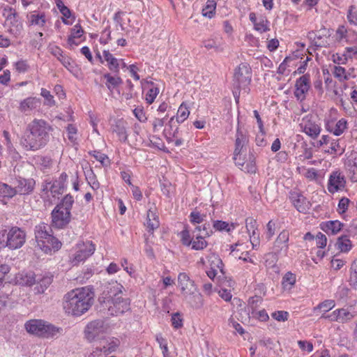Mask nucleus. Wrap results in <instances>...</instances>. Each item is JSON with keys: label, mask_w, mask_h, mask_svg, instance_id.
<instances>
[{"label": "nucleus", "mask_w": 357, "mask_h": 357, "mask_svg": "<svg viewBox=\"0 0 357 357\" xmlns=\"http://www.w3.org/2000/svg\"><path fill=\"white\" fill-rule=\"evenodd\" d=\"M93 298L94 292L88 287L73 289L64 296L63 308L68 315L79 317L92 306Z\"/></svg>", "instance_id": "1"}, {"label": "nucleus", "mask_w": 357, "mask_h": 357, "mask_svg": "<svg viewBox=\"0 0 357 357\" xmlns=\"http://www.w3.org/2000/svg\"><path fill=\"white\" fill-rule=\"evenodd\" d=\"M35 238L37 247L45 254L51 255L58 251L61 247V243L52 235L50 225L40 222L34 228Z\"/></svg>", "instance_id": "2"}, {"label": "nucleus", "mask_w": 357, "mask_h": 357, "mask_svg": "<svg viewBox=\"0 0 357 357\" xmlns=\"http://www.w3.org/2000/svg\"><path fill=\"white\" fill-rule=\"evenodd\" d=\"M26 232L18 227H12L8 231H0V241L3 247L16 250L23 246L26 241Z\"/></svg>", "instance_id": "3"}, {"label": "nucleus", "mask_w": 357, "mask_h": 357, "mask_svg": "<svg viewBox=\"0 0 357 357\" xmlns=\"http://www.w3.org/2000/svg\"><path fill=\"white\" fill-rule=\"evenodd\" d=\"M130 310V299L122 296L103 300L100 305V310L109 316H119Z\"/></svg>", "instance_id": "4"}, {"label": "nucleus", "mask_w": 357, "mask_h": 357, "mask_svg": "<svg viewBox=\"0 0 357 357\" xmlns=\"http://www.w3.org/2000/svg\"><path fill=\"white\" fill-rule=\"evenodd\" d=\"M248 144V137L246 130L241 126H238L236 134L235 149L234 151V160L239 167L245 166V155Z\"/></svg>", "instance_id": "5"}, {"label": "nucleus", "mask_w": 357, "mask_h": 357, "mask_svg": "<svg viewBox=\"0 0 357 357\" xmlns=\"http://www.w3.org/2000/svg\"><path fill=\"white\" fill-rule=\"evenodd\" d=\"M24 326L29 333L42 337H52L58 332L54 326L42 319L29 320Z\"/></svg>", "instance_id": "6"}, {"label": "nucleus", "mask_w": 357, "mask_h": 357, "mask_svg": "<svg viewBox=\"0 0 357 357\" xmlns=\"http://www.w3.org/2000/svg\"><path fill=\"white\" fill-rule=\"evenodd\" d=\"M119 340L115 337H101L97 340L96 346L90 357H102L114 351L119 345Z\"/></svg>", "instance_id": "7"}, {"label": "nucleus", "mask_w": 357, "mask_h": 357, "mask_svg": "<svg viewBox=\"0 0 357 357\" xmlns=\"http://www.w3.org/2000/svg\"><path fill=\"white\" fill-rule=\"evenodd\" d=\"M252 78V70L249 64L241 63L236 69L234 75V86L238 90H247Z\"/></svg>", "instance_id": "8"}, {"label": "nucleus", "mask_w": 357, "mask_h": 357, "mask_svg": "<svg viewBox=\"0 0 357 357\" xmlns=\"http://www.w3.org/2000/svg\"><path fill=\"white\" fill-rule=\"evenodd\" d=\"M105 330L106 328L102 320H93L89 322L85 327V338L89 342L96 341L102 337Z\"/></svg>", "instance_id": "9"}, {"label": "nucleus", "mask_w": 357, "mask_h": 357, "mask_svg": "<svg viewBox=\"0 0 357 357\" xmlns=\"http://www.w3.org/2000/svg\"><path fill=\"white\" fill-rule=\"evenodd\" d=\"M95 245L91 241L79 243L77 245V250L71 259L73 265H77L79 262L84 261L95 251Z\"/></svg>", "instance_id": "10"}, {"label": "nucleus", "mask_w": 357, "mask_h": 357, "mask_svg": "<svg viewBox=\"0 0 357 357\" xmlns=\"http://www.w3.org/2000/svg\"><path fill=\"white\" fill-rule=\"evenodd\" d=\"M20 144L25 150L36 151L45 146L47 143L33 131L29 130L22 138Z\"/></svg>", "instance_id": "11"}, {"label": "nucleus", "mask_w": 357, "mask_h": 357, "mask_svg": "<svg viewBox=\"0 0 357 357\" xmlns=\"http://www.w3.org/2000/svg\"><path fill=\"white\" fill-rule=\"evenodd\" d=\"M28 130L33 131L46 143L49 141V132L51 127L42 119H34L28 126Z\"/></svg>", "instance_id": "12"}, {"label": "nucleus", "mask_w": 357, "mask_h": 357, "mask_svg": "<svg viewBox=\"0 0 357 357\" xmlns=\"http://www.w3.org/2000/svg\"><path fill=\"white\" fill-rule=\"evenodd\" d=\"M52 225L56 228L61 229L66 227L70 221V213L65 211L56 206L52 211Z\"/></svg>", "instance_id": "13"}, {"label": "nucleus", "mask_w": 357, "mask_h": 357, "mask_svg": "<svg viewBox=\"0 0 357 357\" xmlns=\"http://www.w3.org/2000/svg\"><path fill=\"white\" fill-rule=\"evenodd\" d=\"M289 234L287 231L283 230L278 236L273 245V252L275 255H286L289 249Z\"/></svg>", "instance_id": "14"}, {"label": "nucleus", "mask_w": 357, "mask_h": 357, "mask_svg": "<svg viewBox=\"0 0 357 357\" xmlns=\"http://www.w3.org/2000/svg\"><path fill=\"white\" fill-rule=\"evenodd\" d=\"M36 182L33 178H19L14 183L17 194L29 195L33 192Z\"/></svg>", "instance_id": "15"}, {"label": "nucleus", "mask_w": 357, "mask_h": 357, "mask_svg": "<svg viewBox=\"0 0 357 357\" xmlns=\"http://www.w3.org/2000/svg\"><path fill=\"white\" fill-rule=\"evenodd\" d=\"M295 96L298 100H303L305 98V94L310 89V75H303L298 78L295 84Z\"/></svg>", "instance_id": "16"}, {"label": "nucleus", "mask_w": 357, "mask_h": 357, "mask_svg": "<svg viewBox=\"0 0 357 357\" xmlns=\"http://www.w3.org/2000/svg\"><path fill=\"white\" fill-rule=\"evenodd\" d=\"M178 283L183 296L185 294H190L191 292L197 290L195 282L190 279L186 273H180L178 274Z\"/></svg>", "instance_id": "17"}, {"label": "nucleus", "mask_w": 357, "mask_h": 357, "mask_svg": "<svg viewBox=\"0 0 357 357\" xmlns=\"http://www.w3.org/2000/svg\"><path fill=\"white\" fill-rule=\"evenodd\" d=\"M124 289L123 286L117 281H112L105 284L103 291L104 300L113 298L114 297H120Z\"/></svg>", "instance_id": "18"}, {"label": "nucleus", "mask_w": 357, "mask_h": 357, "mask_svg": "<svg viewBox=\"0 0 357 357\" xmlns=\"http://www.w3.org/2000/svg\"><path fill=\"white\" fill-rule=\"evenodd\" d=\"M112 130L116 133L121 142H126L128 140L127 123L123 119L116 120L112 126Z\"/></svg>", "instance_id": "19"}, {"label": "nucleus", "mask_w": 357, "mask_h": 357, "mask_svg": "<svg viewBox=\"0 0 357 357\" xmlns=\"http://www.w3.org/2000/svg\"><path fill=\"white\" fill-rule=\"evenodd\" d=\"M289 199L295 208L301 213H305L308 209V202L299 192L292 191L290 192Z\"/></svg>", "instance_id": "20"}, {"label": "nucleus", "mask_w": 357, "mask_h": 357, "mask_svg": "<svg viewBox=\"0 0 357 357\" xmlns=\"http://www.w3.org/2000/svg\"><path fill=\"white\" fill-rule=\"evenodd\" d=\"M322 73L326 90L335 92V84L333 80V77L335 75V66H330L328 68L323 67Z\"/></svg>", "instance_id": "21"}, {"label": "nucleus", "mask_w": 357, "mask_h": 357, "mask_svg": "<svg viewBox=\"0 0 357 357\" xmlns=\"http://www.w3.org/2000/svg\"><path fill=\"white\" fill-rule=\"evenodd\" d=\"M301 125L304 132L312 138L317 137L320 132L319 126L307 117L303 119V123Z\"/></svg>", "instance_id": "22"}, {"label": "nucleus", "mask_w": 357, "mask_h": 357, "mask_svg": "<svg viewBox=\"0 0 357 357\" xmlns=\"http://www.w3.org/2000/svg\"><path fill=\"white\" fill-rule=\"evenodd\" d=\"M145 225L149 232L153 233V231L159 227V218L155 211L150 208L147 211L146 220Z\"/></svg>", "instance_id": "23"}, {"label": "nucleus", "mask_w": 357, "mask_h": 357, "mask_svg": "<svg viewBox=\"0 0 357 357\" xmlns=\"http://www.w3.org/2000/svg\"><path fill=\"white\" fill-rule=\"evenodd\" d=\"M190 114L189 109L185 106L184 102H183L180 107H178V109L177 111V114L176 116V121L178 123H181L184 121H185ZM174 118L175 116H172L168 123V126L170 127L171 129H172V127L174 126Z\"/></svg>", "instance_id": "24"}, {"label": "nucleus", "mask_w": 357, "mask_h": 357, "mask_svg": "<svg viewBox=\"0 0 357 357\" xmlns=\"http://www.w3.org/2000/svg\"><path fill=\"white\" fill-rule=\"evenodd\" d=\"M6 25L10 29V32L17 33L22 29V24L18 20L17 13L10 10V13L6 17Z\"/></svg>", "instance_id": "25"}, {"label": "nucleus", "mask_w": 357, "mask_h": 357, "mask_svg": "<svg viewBox=\"0 0 357 357\" xmlns=\"http://www.w3.org/2000/svg\"><path fill=\"white\" fill-rule=\"evenodd\" d=\"M356 314L357 310L352 308L351 305L349 307L339 309L336 313V321L346 322L353 319Z\"/></svg>", "instance_id": "26"}, {"label": "nucleus", "mask_w": 357, "mask_h": 357, "mask_svg": "<svg viewBox=\"0 0 357 357\" xmlns=\"http://www.w3.org/2000/svg\"><path fill=\"white\" fill-rule=\"evenodd\" d=\"M40 105V100L36 97H29L20 102V110L22 112L26 113L29 111L36 109Z\"/></svg>", "instance_id": "27"}, {"label": "nucleus", "mask_w": 357, "mask_h": 357, "mask_svg": "<svg viewBox=\"0 0 357 357\" xmlns=\"http://www.w3.org/2000/svg\"><path fill=\"white\" fill-rule=\"evenodd\" d=\"M188 303L193 308H199L203 305V298L201 294L197 290L193 291L190 294L183 296Z\"/></svg>", "instance_id": "28"}, {"label": "nucleus", "mask_w": 357, "mask_h": 357, "mask_svg": "<svg viewBox=\"0 0 357 357\" xmlns=\"http://www.w3.org/2000/svg\"><path fill=\"white\" fill-rule=\"evenodd\" d=\"M335 307V303L333 300H326L319 304L313 308V312L315 314L318 312L322 313L321 318H331V315H326V314Z\"/></svg>", "instance_id": "29"}, {"label": "nucleus", "mask_w": 357, "mask_h": 357, "mask_svg": "<svg viewBox=\"0 0 357 357\" xmlns=\"http://www.w3.org/2000/svg\"><path fill=\"white\" fill-rule=\"evenodd\" d=\"M28 19L31 25L43 26L47 21L46 15L43 12L33 11L29 15Z\"/></svg>", "instance_id": "30"}, {"label": "nucleus", "mask_w": 357, "mask_h": 357, "mask_svg": "<svg viewBox=\"0 0 357 357\" xmlns=\"http://www.w3.org/2000/svg\"><path fill=\"white\" fill-rule=\"evenodd\" d=\"M52 275H45L40 279L37 280L36 285L34 288L36 294H40L45 292L47 287L52 282Z\"/></svg>", "instance_id": "31"}, {"label": "nucleus", "mask_w": 357, "mask_h": 357, "mask_svg": "<svg viewBox=\"0 0 357 357\" xmlns=\"http://www.w3.org/2000/svg\"><path fill=\"white\" fill-rule=\"evenodd\" d=\"M191 248L195 250H203L208 246V243L205 241V237L199 234H192Z\"/></svg>", "instance_id": "32"}, {"label": "nucleus", "mask_w": 357, "mask_h": 357, "mask_svg": "<svg viewBox=\"0 0 357 357\" xmlns=\"http://www.w3.org/2000/svg\"><path fill=\"white\" fill-rule=\"evenodd\" d=\"M337 249L340 252H348L352 248V244L347 236H342L337 238L336 241Z\"/></svg>", "instance_id": "33"}, {"label": "nucleus", "mask_w": 357, "mask_h": 357, "mask_svg": "<svg viewBox=\"0 0 357 357\" xmlns=\"http://www.w3.org/2000/svg\"><path fill=\"white\" fill-rule=\"evenodd\" d=\"M103 77L106 79V86L110 91L122 83V79L118 76H112L109 73H107Z\"/></svg>", "instance_id": "34"}, {"label": "nucleus", "mask_w": 357, "mask_h": 357, "mask_svg": "<svg viewBox=\"0 0 357 357\" xmlns=\"http://www.w3.org/2000/svg\"><path fill=\"white\" fill-rule=\"evenodd\" d=\"M216 2L214 0H208L206 6L202 9L203 16L209 19L212 18L215 13Z\"/></svg>", "instance_id": "35"}, {"label": "nucleus", "mask_w": 357, "mask_h": 357, "mask_svg": "<svg viewBox=\"0 0 357 357\" xmlns=\"http://www.w3.org/2000/svg\"><path fill=\"white\" fill-rule=\"evenodd\" d=\"M16 194L15 186L12 187L6 183H0V197L12 198Z\"/></svg>", "instance_id": "36"}, {"label": "nucleus", "mask_w": 357, "mask_h": 357, "mask_svg": "<svg viewBox=\"0 0 357 357\" xmlns=\"http://www.w3.org/2000/svg\"><path fill=\"white\" fill-rule=\"evenodd\" d=\"M103 55L105 61L108 63L109 68L112 70L119 71V63L116 58L109 52L104 50Z\"/></svg>", "instance_id": "37"}, {"label": "nucleus", "mask_w": 357, "mask_h": 357, "mask_svg": "<svg viewBox=\"0 0 357 357\" xmlns=\"http://www.w3.org/2000/svg\"><path fill=\"white\" fill-rule=\"evenodd\" d=\"M213 231L210 227V224L205 223L201 226H197L192 234H199L201 236H204V237L206 238L210 236L212 234Z\"/></svg>", "instance_id": "38"}, {"label": "nucleus", "mask_w": 357, "mask_h": 357, "mask_svg": "<svg viewBox=\"0 0 357 357\" xmlns=\"http://www.w3.org/2000/svg\"><path fill=\"white\" fill-rule=\"evenodd\" d=\"M350 200L347 197H342L338 202L337 211L339 214L345 219V213L349 206Z\"/></svg>", "instance_id": "39"}, {"label": "nucleus", "mask_w": 357, "mask_h": 357, "mask_svg": "<svg viewBox=\"0 0 357 357\" xmlns=\"http://www.w3.org/2000/svg\"><path fill=\"white\" fill-rule=\"evenodd\" d=\"M73 203V197L70 195H67L63 197L61 203L58 204L56 206L60 207V208L64 210L65 211H68L70 213Z\"/></svg>", "instance_id": "40"}, {"label": "nucleus", "mask_w": 357, "mask_h": 357, "mask_svg": "<svg viewBox=\"0 0 357 357\" xmlns=\"http://www.w3.org/2000/svg\"><path fill=\"white\" fill-rule=\"evenodd\" d=\"M296 282V275L291 272L287 273L282 278V285L284 289H291Z\"/></svg>", "instance_id": "41"}, {"label": "nucleus", "mask_w": 357, "mask_h": 357, "mask_svg": "<svg viewBox=\"0 0 357 357\" xmlns=\"http://www.w3.org/2000/svg\"><path fill=\"white\" fill-rule=\"evenodd\" d=\"M213 228L217 231H230L231 230L234 229V226L233 225H229L227 222L222 220H215L213 224Z\"/></svg>", "instance_id": "42"}, {"label": "nucleus", "mask_w": 357, "mask_h": 357, "mask_svg": "<svg viewBox=\"0 0 357 357\" xmlns=\"http://www.w3.org/2000/svg\"><path fill=\"white\" fill-rule=\"evenodd\" d=\"M158 93L159 89L154 86L153 84H151V86L149 88L146 94V102L149 104L153 103Z\"/></svg>", "instance_id": "43"}, {"label": "nucleus", "mask_w": 357, "mask_h": 357, "mask_svg": "<svg viewBox=\"0 0 357 357\" xmlns=\"http://www.w3.org/2000/svg\"><path fill=\"white\" fill-rule=\"evenodd\" d=\"M40 95L45 98L44 105L49 107H53L55 105L56 102L54 99V96L50 92L46 89H41Z\"/></svg>", "instance_id": "44"}, {"label": "nucleus", "mask_w": 357, "mask_h": 357, "mask_svg": "<svg viewBox=\"0 0 357 357\" xmlns=\"http://www.w3.org/2000/svg\"><path fill=\"white\" fill-rule=\"evenodd\" d=\"M83 32L84 31L79 25H75L72 29L70 36L68 38L69 43L77 45L76 42H74L73 40L75 38H79L82 36Z\"/></svg>", "instance_id": "45"}, {"label": "nucleus", "mask_w": 357, "mask_h": 357, "mask_svg": "<svg viewBox=\"0 0 357 357\" xmlns=\"http://www.w3.org/2000/svg\"><path fill=\"white\" fill-rule=\"evenodd\" d=\"M349 283L351 287L357 289V262H354L351 267Z\"/></svg>", "instance_id": "46"}, {"label": "nucleus", "mask_w": 357, "mask_h": 357, "mask_svg": "<svg viewBox=\"0 0 357 357\" xmlns=\"http://www.w3.org/2000/svg\"><path fill=\"white\" fill-rule=\"evenodd\" d=\"M89 154L99 161L102 165H107L109 163L108 157L107 155L102 153L98 151H90Z\"/></svg>", "instance_id": "47"}, {"label": "nucleus", "mask_w": 357, "mask_h": 357, "mask_svg": "<svg viewBox=\"0 0 357 357\" xmlns=\"http://www.w3.org/2000/svg\"><path fill=\"white\" fill-rule=\"evenodd\" d=\"M351 77L352 75L351 73H346V70L344 68L336 66V78H338L340 82H342L344 80H347Z\"/></svg>", "instance_id": "48"}, {"label": "nucleus", "mask_w": 357, "mask_h": 357, "mask_svg": "<svg viewBox=\"0 0 357 357\" xmlns=\"http://www.w3.org/2000/svg\"><path fill=\"white\" fill-rule=\"evenodd\" d=\"M271 317L278 321H286L288 320L289 314L287 311L278 310L273 312Z\"/></svg>", "instance_id": "49"}, {"label": "nucleus", "mask_w": 357, "mask_h": 357, "mask_svg": "<svg viewBox=\"0 0 357 357\" xmlns=\"http://www.w3.org/2000/svg\"><path fill=\"white\" fill-rule=\"evenodd\" d=\"M321 229L328 234H335V220H331L321 224Z\"/></svg>", "instance_id": "50"}, {"label": "nucleus", "mask_w": 357, "mask_h": 357, "mask_svg": "<svg viewBox=\"0 0 357 357\" xmlns=\"http://www.w3.org/2000/svg\"><path fill=\"white\" fill-rule=\"evenodd\" d=\"M50 51L51 53L56 56L59 60H60L64 66H66V63H70L68 61H66V60L67 58L64 57L62 55V51L60 50V48L58 46H52L50 49Z\"/></svg>", "instance_id": "51"}, {"label": "nucleus", "mask_w": 357, "mask_h": 357, "mask_svg": "<svg viewBox=\"0 0 357 357\" xmlns=\"http://www.w3.org/2000/svg\"><path fill=\"white\" fill-rule=\"evenodd\" d=\"M255 29L260 32H264L268 29V22L264 18H259V20L254 24Z\"/></svg>", "instance_id": "52"}, {"label": "nucleus", "mask_w": 357, "mask_h": 357, "mask_svg": "<svg viewBox=\"0 0 357 357\" xmlns=\"http://www.w3.org/2000/svg\"><path fill=\"white\" fill-rule=\"evenodd\" d=\"M182 243L185 246H190L192 244V236L191 237L190 231L185 229L180 233Z\"/></svg>", "instance_id": "53"}, {"label": "nucleus", "mask_w": 357, "mask_h": 357, "mask_svg": "<svg viewBox=\"0 0 357 357\" xmlns=\"http://www.w3.org/2000/svg\"><path fill=\"white\" fill-rule=\"evenodd\" d=\"M167 115L163 118H155L152 121L153 131L154 132L160 130L163 126L167 119Z\"/></svg>", "instance_id": "54"}, {"label": "nucleus", "mask_w": 357, "mask_h": 357, "mask_svg": "<svg viewBox=\"0 0 357 357\" xmlns=\"http://www.w3.org/2000/svg\"><path fill=\"white\" fill-rule=\"evenodd\" d=\"M357 153H351L347 161L346 162V165L349 167V170L351 172H355L356 169L357 167Z\"/></svg>", "instance_id": "55"}, {"label": "nucleus", "mask_w": 357, "mask_h": 357, "mask_svg": "<svg viewBox=\"0 0 357 357\" xmlns=\"http://www.w3.org/2000/svg\"><path fill=\"white\" fill-rule=\"evenodd\" d=\"M171 321L174 328L178 329L183 326V319L178 312H176L172 314Z\"/></svg>", "instance_id": "56"}, {"label": "nucleus", "mask_w": 357, "mask_h": 357, "mask_svg": "<svg viewBox=\"0 0 357 357\" xmlns=\"http://www.w3.org/2000/svg\"><path fill=\"white\" fill-rule=\"evenodd\" d=\"M250 235V242L253 249H256L259 245V233L258 229L253 230L251 233H248Z\"/></svg>", "instance_id": "57"}, {"label": "nucleus", "mask_w": 357, "mask_h": 357, "mask_svg": "<svg viewBox=\"0 0 357 357\" xmlns=\"http://www.w3.org/2000/svg\"><path fill=\"white\" fill-rule=\"evenodd\" d=\"M347 129V121L344 119H341L336 123V136L342 134Z\"/></svg>", "instance_id": "58"}, {"label": "nucleus", "mask_w": 357, "mask_h": 357, "mask_svg": "<svg viewBox=\"0 0 357 357\" xmlns=\"http://www.w3.org/2000/svg\"><path fill=\"white\" fill-rule=\"evenodd\" d=\"M314 241L316 242L317 248H324L327 243L326 236L324 234H321V232H319L316 235Z\"/></svg>", "instance_id": "59"}, {"label": "nucleus", "mask_w": 357, "mask_h": 357, "mask_svg": "<svg viewBox=\"0 0 357 357\" xmlns=\"http://www.w3.org/2000/svg\"><path fill=\"white\" fill-rule=\"evenodd\" d=\"M67 132H68V139L71 142L75 143L77 138L75 137L77 130L76 127L73 124H69L66 128Z\"/></svg>", "instance_id": "60"}, {"label": "nucleus", "mask_w": 357, "mask_h": 357, "mask_svg": "<svg viewBox=\"0 0 357 357\" xmlns=\"http://www.w3.org/2000/svg\"><path fill=\"white\" fill-rule=\"evenodd\" d=\"M245 227L248 233H251L253 230H257V220L252 217L247 218L245 220Z\"/></svg>", "instance_id": "61"}, {"label": "nucleus", "mask_w": 357, "mask_h": 357, "mask_svg": "<svg viewBox=\"0 0 357 357\" xmlns=\"http://www.w3.org/2000/svg\"><path fill=\"white\" fill-rule=\"evenodd\" d=\"M346 184L345 178L343 176H341L340 173L336 172V192L342 190Z\"/></svg>", "instance_id": "62"}, {"label": "nucleus", "mask_w": 357, "mask_h": 357, "mask_svg": "<svg viewBox=\"0 0 357 357\" xmlns=\"http://www.w3.org/2000/svg\"><path fill=\"white\" fill-rule=\"evenodd\" d=\"M354 7L351 6L347 14V19L351 24L357 25V12L354 11Z\"/></svg>", "instance_id": "63"}, {"label": "nucleus", "mask_w": 357, "mask_h": 357, "mask_svg": "<svg viewBox=\"0 0 357 357\" xmlns=\"http://www.w3.org/2000/svg\"><path fill=\"white\" fill-rule=\"evenodd\" d=\"M275 224L272 220H270L266 225V238L269 240L275 234Z\"/></svg>", "instance_id": "64"}]
</instances>
